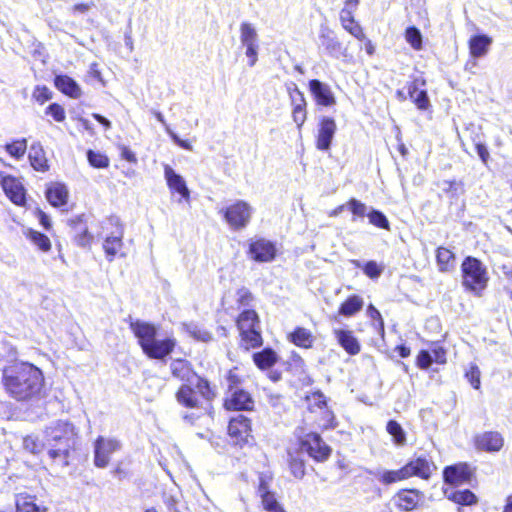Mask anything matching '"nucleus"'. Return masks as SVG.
I'll return each mask as SVG.
<instances>
[{
  "label": "nucleus",
  "instance_id": "nucleus-32",
  "mask_svg": "<svg viewBox=\"0 0 512 512\" xmlns=\"http://www.w3.org/2000/svg\"><path fill=\"white\" fill-rule=\"evenodd\" d=\"M397 499L401 509L410 511L418 505L421 495L417 490H402L397 494Z\"/></svg>",
  "mask_w": 512,
  "mask_h": 512
},
{
  "label": "nucleus",
  "instance_id": "nucleus-38",
  "mask_svg": "<svg viewBox=\"0 0 512 512\" xmlns=\"http://www.w3.org/2000/svg\"><path fill=\"white\" fill-rule=\"evenodd\" d=\"M407 471V468L402 467L399 470H388L372 474L383 484L389 485L397 481L407 479Z\"/></svg>",
  "mask_w": 512,
  "mask_h": 512
},
{
  "label": "nucleus",
  "instance_id": "nucleus-45",
  "mask_svg": "<svg viewBox=\"0 0 512 512\" xmlns=\"http://www.w3.org/2000/svg\"><path fill=\"white\" fill-rule=\"evenodd\" d=\"M367 216L369 218V222L372 225L382 228V229H385V230H390L389 221H388L387 217L381 211L371 209L369 211V213L367 214Z\"/></svg>",
  "mask_w": 512,
  "mask_h": 512
},
{
  "label": "nucleus",
  "instance_id": "nucleus-44",
  "mask_svg": "<svg viewBox=\"0 0 512 512\" xmlns=\"http://www.w3.org/2000/svg\"><path fill=\"white\" fill-rule=\"evenodd\" d=\"M291 338L294 344L301 347H309L312 342L311 333L305 328H297Z\"/></svg>",
  "mask_w": 512,
  "mask_h": 512
},
{
  "label": "nucleus",
  "instance_id": "nucleus-23",
  "mask_svg": "<svg viewBox=\"0 0 512 512\" xmlns=\"http://www.w3.org/2000/svg\"><path fill=\"white\" fill-rule=\"evenodd\" d=\"M48 508L37 503V498L28 493L16 495V512H47Z\"/></svg>",
  "mask_w": 512,
  "mask_h": 512
},
{
  "label": "nucleus",
  "instance_id": "nucleus-39",
  "mask_svg": "<svg viewBox=\"0 0 512 512\" xmlns=\"http://www.w3.org/2000/svg\"><path fill=\"white\" fill-rule=\"evenodd\" d=\"M176 398L180 404L189 408H194L198 405L196 392L191 388L190 384L182 385L176 394Z\"/></svg>",
  "mask_w": 512,
  "mask_h": 512
},
{
  "label": "nucleus",
  "instance_id": "nucleus-26",
  "mask_svg": "<svg viewBox=\"0 0 512 512\" xmlns=\"http://www.w3.org/2000/svg\"><path fill=\"white\" fill-rule=\"evenodd\" d=\"M170 369L175 378L193 384V378H195L196 374L191 369L188 361L183 359L173 360L170 364Z\"/></svg>",
  "mask_w": 512,
  "mask_h": 512
},
{
  "label": "nucleus",
  "instance_id": "nucleus-10",
  "mask_svg": "<svg viewBox=\"0 0 512 512\" xmlns=\"http://www.w3.org/2000/svg\"><path fill=\"white\" fill-rule=\"evenodd\" d=\"M444 480L451 485L470 483L474 477V470L467 463L448 466L443 472Z\"/></svg>",
  "mask_w": 512,
  "mask_h": 512
},
{
  "label": "nucleus",
  "instance_id": "nucleus-7",
  "mask_svg": "<svg viewBox=\"0 0 512 512\" xmlns=\"http://www.w3.org/2000/svg\"><path fill=\"white\" fill-rule=\"evenodd\" d=\"M93 448V463L97 468L103 469L109 465L111 456L122 449V443L116 438L98 436Z\"/></svg>",
  "mask_w": 512,
  "mask_h": 512
},
{
  "label": "nucleus",
  "instance_id": "nucleus-18",
  "mask_svg": "<svg viewBox=\"0 0 512 512\" xmlns=\"http://www.w3.org/2000/svg\"><path fill=\"white\" fill-rule=\"evenodd\" d=\"M320 47L324 48L327 54L332 57L339 58L342 55V44L334 34L326 26H321L319 33Z\"/></svg>",
  "mask_w": 512,
  "mask_h": 512
},
{
  "label": "nucleus",
  "instance_id": "nucleus-13",
  "mask_svg": "<svg viewBox=\"0 0 512 512\" xmlns=\"http://www.w3.org/2000/svg\"><path fill=\"white\" fill-rule=\"evenodd\" d=\"M0 183L6 196L16 205L25 203V189L15 177L0 172Z\"/></svg>",
  "mask_w": 512,
  "mask_h": 512
},
{
  "label": "nucleus",
  "instance_id": "nucleus-46",
  "mask_svg": "<svg viewBox=\"0 0 512 512\" xmlns=\"http://www.w3.org/2000/svg\"><path fill=\"white\" fill-rule=\"evenodd\" d=\"M195 385L198 392L205 398V399H212L215 396V393L213 392L212 388L210 387V384L207 380L199 377L198 375H195V378H193V384Z\"/></svg>",
  "mask_w": 512,
  "mask_h": 512
},
{
  "label": "nucleus",
  "instance_id": "nucleus-2",
  "mask_svg": "<svg viewBox=\"0 0 512 512\" xmlns=\"http://www.w3.org/2000/svg\"><path fill=\"white\" fill-rule=\"evenodd\" d=\"M78 432L75 426L64 420L51 423L44 430V441L49 458L58 462L61 468L69 465V457L77 441Z\"/></svg>",
  "mask_w": 512,
  "mask_h": 512
},
{
  "label": "nucleus",
  "instance_id": "nucleus-49",
  "mask_svg": "<svg viewBox=\"0 0 512 512\" xmlns=\"http://www.w3.org/2000/svg\"><path fill=\"white\" fill-rule=\"evenodd\" d=\"M6 151L15 158H21L27 149V142L25 139L14 141L5 146Z\"/></svg>",
  "mask_w": 512,
  "mask_h": 512
},
{
  "label": "nucleus",
  "instance_id": "nucleus-47",
  "mask_svg": "<svg viewBox=\"0 0 512 512\" xmlns=\"http://www.w3.org/2000/svg\"><path fill=\"white\" fill-rule=\"evenodd\" d=\"M261 503L266 512H286L281 503L277 500L275 494L265 495Z\"/></svg>",
  "mask_w": 512,
  "mask_h": 512
},
{
  "label": "nucleus",
  "instance_id": "nucleus-8",
  "mask_svg": "<svg viewBox=\"0 0 512 512\" xmlns=\"http://www.w3.org/2000/svg\"><path fill=\"white\" fill-rule=\"evenodd\" d=\"M109 223L116 227V230L110 235H107L103 241V250L106 259L112 262L116 256L125 257L126 254L122 252L123 249V235L124 229L118 217L109 218Z\"/></svg>",
  "mask_w": 512,
  "mask_h": 512
},
{
  "label": "nucleus",
  "instance_id": "nucleus-64",
  "mask_svg": "<svg viewBox=\"0 0 512 512\" xmlns=\"http://www.w3.org/2000/svg\"><path fill=\"white\" fill-rule=\"evenodd\" d=\"M273 492L268 489V482L264 477H260L259 486H258V495L262 499H264L265 495H272Z\"/></svg>",
  "mask_w": 512,
  "mask_h": 512
},
{
  "label": "nucleus",
  "instance_id": "nucleus-1",
  "mask_svg": "<svg viewBox=\"0 0 512 512\" xmlns=\"http://www.w3.org/2000/svg\"><path fill=\"white\" fill-rule=\"evenodd\" d=\"M43 382L41 370L29 363H15L5 367L2 372V383L6 392L18 401L37 396Z\"/></svg>",
  "mask_w": 512,
  "mask_h": 512
},
{
  "label": "nucleus",
  "instance_id": "nucleus-29",
  "mask_svg": "<svg viewBox=\"0 0 512 512\" xmlns=\"http://www.w3.org/2000/svg\"><path fill=\"white\" fill-rule=\"evenodd\" d=\"M447 499L460 504L470 506L477 503L476 495L470 490H455L453 488L444 490Z\"/></svg>",
  "mask_w": 512,
  "mask_h": 512
},
{
  "label": "nucleus",
  "instance_id": "nucleus-62",
  "mask_svg": "<svg viewBox=\"0 0 512 512\" xmlns=\"http://www.w3.org/2000/svg\"><path fill=\"white\" fill-rule=\"evenodd\" d=\"M432 361L438 364H444L446 362V351L441 346H435L431 352Z\"/></svg>",
  "mask_w": 512,
  "mask_h": 512
},
{
  "label": "nucleus",
  "instance_id": "nucleus-31",
  "mask_svg": "<svg viewBox=\"0 0 512 512\" xmlns=\"http://www.w3.org/2000/svg\"><path fill=\"white\" fill-rule=\"evenodd\" d=\"M491 43L492 39L487 35H477L472 37L469 41V49L471 55L475 58L484 56L487 53Z\"/></svg>",
  "mask_w": 512,
  "mask_h": 512
},
{
  "label": "nucleus",
  "instance_id": "nucleus-54",
  "mask_svg": "<svg viewBox=\"0 0 512 512\" xmlns=\"http://www.w3.org/2000/svg\"><path fill=\"white\" fill-rule=\"evenodd\" d=\"M364 273L371 279H377L383 272V267L378 265L375 261H368L363 266Z\"/></svg>",
  "mask_w": 512,
  "mask_h": 512
},
{
  "label": "nucleus",
  "instance_id": "nucleus-48",
  "mask_svg": "<svg viewBox=\"0 0 512 512\" xmlns=\"http://www.w3.org/2000/svg\"><path fill=\"white\" fill-rule=\"evenodd\" d=\"M406 41L415 49L420 50L422 48V35L416 27H409L405 33Z\"/></svg>",
  "mask_w": 512,
  "mask_h": 512
},
{
  "label": "nucleus",
  "instance_id": "nucleus-59",
  "mask_svg": "<svg viewBox=\"0 0 512 512\" xmlns=\"http://www.w3.org/2000/svg\"><path fill=\"white\" fill-rule=\"evenodd\" d=\"M433 363L432 354L429 351L422 350L417 356V365L421 369H428Z\"/></svg>",
  "mask_w": 512,
  "mask_h": 512
},
{
  "label": "nucleus",
  "instance_id": "nucleus-30",
  "mask_svg": "<svg viewBox=\"0 0 512 512\" xmlns=\"http://www.w3.org/2000/svg\"><path fill=\"white\" fill-rule=\"evenodd\" d=\"M302 456L303 451L300 448L288 450V462L291 473L298 479L303 478L305 475L304 459Z\"/></svg>",
  "mask_w": 512,
  "mask_h": 512
},
{
  "label": "nucleus",
  "instance_id": "nucleus-57",
  "mask_svg": "<svg viewBox=\"0 0 512 512\" xmlns=\"http://www.w3.org/2000/svg\"><path fill=\"white\" fill-rule=\"evenodd\" d=\"M46 114L51 115L57 122L64 121L66 117L63 107L57 103L50 104L46 109Z\"/></svg>",
  "mask_w": 512,
  "mask_h": 512
},
{
  "label": "nucleus",
  "instance_id": "nucleus-27",
  "mask_svg": "<svg viewBox=\"0 0 512 512\" xmlns=\"http://www.w3.org/2000/svg\"><path fill=\"white\" fill-rule=\"evenodd\" d=\"M54 84L58 90L71 98H79L81 89L79 85L67 75H58L54 79Z\"/></svg>",
  "mask_w": 512,
  "mask_h": 512
},
{
  "label": "nucleus",
  "instance_id": "nucleus-41",
  "mask_svg": "<svg viewBox=\"0 0 512 512\" xmlns=\"http://www.w3.org/2000/svg\"><path fill=\"white\" fill-rule=\"evenodd\" d=\"M183 327L185 331L196 340L202 342H209L212 340L211 333L195 323L184 324Z\"/></svg>",
  "mask_w": 512,
  "mask_h": 512
},
{
  "label": "nucleus",
  "instance_id": "nucleus-4",
  "mask_svg": "<svg viewBox=\"0 0 512 512\" xmlns=\"http://www.w3.org/2000/svg\"><path fill=\"white\" fill-rule=\"evenodd\" d=\"M462 286L476 297H481L489 281L487 267L477 258L468 256L461 264Z\"/></svg>",
  "mask_w": 512,
  "mask_h": 512
},
{
  "label": "nucleus",
  "instance_id": "nucleus-28",
  "mask_svg": "<svg viewBox=\"0 0 512 512\" xmlns=\"http://www.w3.org/2000/svg\"><path fill=\"white\" fill-rule=\"evenodd\" d=\"M46 198L54 207H60L67 203L68 190L65 185L55 183L48 187Z\"/></svg>",
  "mask_w": 512,
  "mask_h": 512
},
{
  "label": "nucleus",
  "instance_id": "nucleus-15",
  "mask_svg": "<svg viewBox=\"0 0 512 512\" xmlns=\"http://www.w3.org/2000/svg\"><path fill=\"white\" fill-rule=\"evenodd\" d=\"M228 432L231 438L235 439L236 444L247 443L251 432L250 420L243 415L232 418L228 425Z\"/></svg>",
  "mask_w": 512,
  "mask_h": 512
},
{
  "label": "nucleus",
  "instance_id": "nucleus-19",
  "mask_svg": "<svg viewBox=\"0 0 512 512\" xmlns=\"http://www.w3.org/2000/svg\"><path fill=\"white\" fill-rule=\"evenodd\" d=\"M404 468H407V478L411 476H418L422 479H429L433 471L436 470L434 463L426 457H418L411 460Z\"/></svg>",
  "mask_w": 512,
  "mask_h": 512
},
{
  "label": "nucleus",
  "instance_id": "nucleus-33",
  "mask_svg": "<svg viewBox=\"0 0 512 512\" xmlns=\"http://www.w3.org/2000/svg\"><path fill=\"white\" fill-rule=\"evenodd\" d=\"M436 261L440 272H450L455 267L454 253L444 247H439L437 249Z\"/></svg>",
  "mask_w": 512,
  "mask_h": 512
},
{
  "label": "nucleus",
  "instance_id": "nucleus-20",
  "mask_svg": "<svg viewBox=\"0 0 512 512\" xmlns=\"http://www.w3.org/2000/svg\"><path fill=\"white\" fill-rule=\"evenodd\" d=\"M68 224L73 230L74 240L78 246L88 247L91 245L93 236L84 225V215H79L68 220Z\"/></svg>",
  "mask_w": 512,
  "mask_h": 512
},
{
  "label": "nucleus",
  "instance_id": "nucleus-16",
  "mask_svg": "<svg viewBox=\"0 0 512 512\" xmlns=\"http://www.w3.org/2000/svg\"><path fill=\"white\" fill-rule=\"evenodd\" d=\"M309 90L318 105L331 107L336 104V98L330 86L320 80L313 79L309 81Z\"/></svg>",
  "mask_w": 512,
  "mask_h": 512
},
{
  "label": "nucleus",
  "instance_id": "nucleus-36",
  "mask_svg": "<svg viewBox=\"0 0 512 512\" xmlns=\"http://www.w3.org/2000/svg\"><path fill=\"white\" fill-rule=\"evenodd\" d=\"M253 361L258 368L268 369L277 362V354L271 348H265L253 354Z\"/></svg>",
  "mask_w": 512,
  "mask_h": 512
},
{
  "label": "nucleus",
  "instance_id": "nucleus-24",
  "mask_svg": "<svg viewBox=\"0 0 512 512\" xmlns=\"http://www.w3.org/2000/svg\"><path fill=\"white\" fill-rule=\"evenodd\" d=\"M352 9L343 8L340 12V21L343 28L358 40H364L365 34L362 27L354 19Z\"/></svg>",
  "mask_w": 512,
  "mask_h": 512
},
{
  "label": "nucleus",
  "instance_id": "nucleus-34",
  "mask_svg": "<svg viewBox=\"0 0 512 512\" xmlns=\"http://www.w3.org/2000/svg\"><path fill=\"white\" fill-rule=\"evenodd\" d=\"M29 160L32 167L38 171H46L48 169L45 152L40 144H32L29 151Z\"/></svg>",
  "mask_w": 512,
  "mask_h": 512
},
{
  "label": "nucleus",
  "instance_id": "nucleus-50",
  "mask_svg": "<svg viewBox=\"0 0 512 512\" xmlns=\"http://www.w3.org/2000/svg\"><path fill=\"white\" fill-rule=\"evenodd\" d=\"M87 158L91 166L95 168H106L109 165V159L104 154L89 150L87 152Z\"/></svg>",
  "mask_w": 512,
  "mask_h": 512
},
{
  "label": "nucleus",
  "instance_id": "nucleus-5",
  "mask_svg": "<svg viewBox=\"0 0 512 512\" xmlns=\"http://www.w3.org/2000/svg\"><path fill=\"white\" fill-rule=\"evenodd\" d=\"M237 327L246 349L262 345L260 321L258 314L254 310L247 309L240 313L237 319Z\"/></svg>",
  "mask_w": 512,
  "mask_h": 512
},
{
  "label": "nucleus",
  "instance_id": "nucleus-35",
  "mask_svg": "<svg viewBox=\"0 0 512 512\" xmlns=\"http://www.w3.org/2000/svg\"><path fill=\"white\" fill-rule=\"evenodd\" d=\"M363 306L364 301L362 297L359 295H351L341 304L339 314L345 317H351L361 311Z\"/></svg>",
  "mask_w": 512,
  "mask_h": 512
},
{
  "label": "nucleus",
  "instance_id": "nucleus-21",
  "mask_svg": "<svg viewBox=\"0 0 512 512\" xmlns=\"http://www.w3.org/2000/svg\"><path fill=\"white\" fill-rule=\"evenodd\" d=\"M333 335L335 336L338 344L349 354L357 355L361 350V345L358 339L353 335L350 330L334 329Z\"/></svg>",
  "mask_w": 512,
  "mask_h": 512
},
{
  "label": "nucleus",
  "instance_id": "nucleus-11",
  "mask_svg": "<svg viewBox=\"0 0 512 512\" xmlns=\"http://www.w3.org/2000/svg\"><path fill=\"white\" fill-rule=\"evenodd\" d=\"M336 130L337 125L333 118L327 116L320 118L316 139V147L318 150L327 151L330 149Z\"/></svg>",
  "mask_w": 512,
  "mask_h": 512
},
{
  "label": "nucleus",
  "instance_id": "nucleus-58",
  "mask_svg": "<svg viewBox=\"0 0 512 512\" xmlns=\"http://www.w3.org/2000/svg\"><path fill=\"white\" fill-rule=\"evenodd\" d=\"M253 301L252 293L245 287L237 290V302L241 306H249Z\"/></svg>",
  "mask_w": 512,
  "mask_h": 512
},
{
  "label": "nucleus",
  "instance_id": "nucleus-9",
  "mask_svg": "<svg viewBox=\"0 0 512 512\" xmlns=\"http://www.w3.org/2000/svg\"><path fill=\"white\" fill-rule=\"evenodd\" d=\"M252 207L243 200H238L224 210V218L229 226L235 230L248 225L252 216Z\"/></svg>",
  "mask_w": 512,
  "mask_h": 512
},
{
  "label": "nucleus",
  "instance_id": "nucleus-12",
  "mask_svg": "<svg viewBox=\"0 0 512 512\" xmlns=\"http://www.w3.org/2000/svg\"><path fill=\"white\" fill-rule=\"evenodd\" d=\"M249 255L257 262H271L276 256L275 244L264 238L252 240L249 245Z\"/></svg>",
  "mask_w": 512,
  "mask_h": 512
},
{
  "label": "nucleus",
  "instance_id": "nucleus-22",
  "mask_svg": "<svg viewBox=\"0 0 512 512\" xmlns=\"http://www.w3.org/2000/svg\"><path fill=\"white\" fill-rule=\"evenodd\" d=\"M164 175L169 188L179 193L183 199L188 201L190 198V191L187 188L183 177L177 174L169 165H165Z\"/></svg>",
  "mask_w": 512,
  "mask_h": 512
},
{
  "label": "nucleus",
  "instance_id": "nucleus-25",
  "mask_svg": "<svg viewBox=\"0 0 512 512\" xmlns=\"http://www.w3.org/2000/svg\"><path fill=\"white\" fill-rule=\"evenodd\" d=\"M425 82L415 79L408 86V94L411 100L417 105L419 109H427L429 106V98L427 92L424 89H420V86H424Z\"/></svg>",
  "mask_w": 512,
  "mask_h": 512
},
{
  "label": "nucleus",
  "instance_id": "nucleus-63",
  "mask_svg": "<svg viewBox=\"0 0 512 512\" xmlns=\"http://www.w3.org/2000/svg\"><path fill=\"white\" fill-rule=\"evenodd\" d=\"M245 55L249 58V66L253 67L258 60L259 45L245 47Z\"/></svg>",
  "mask_w": 512,
  "mask_h": 512
},
{
  "label": "nucleus",
  "instance_id": "nucleus-14",
  "mask_svg": "<svg viewBox=\"0 0 512 512\" xmlns=\"http://www.w3.org/2000/svg\"><path fill=\"white\" fill-rule=\"evenodd\" d=\"M476 449L485 452H498L504 445V438L499 432L487 431L474 438Z\"/></svg>",
  "mask_w": 512,
  "mask_h": 512
},
{
  "label": "nucleus",
  "instance_id": "nucleus-60",
  "mask_svg": "<svg viewBox=\"0 0 512 512\" xmlns=\"http://www.w3.org/2000/svg\"><path fill=\"white\" fill-rule=\"evenodd\" d=\"M292 117L293 121L296 123L298 129H301L303 124L307 119V110L306 108L302 109H292Z\"/></svg>",
  "mask_w": 512,
  "mask_h": 512
},
{
  "label": "nucleus",
  "instance_id": "nucleus-61",
  "mask_svg": "<svg viewBox=\"0 0 512 512\" xmlns=\"http://www.w3.org/2000/svg\"><path fill=\"white\" fill-rule=\"evenodd\" d=\"M167 134L170 136L172 141L179 147L189 151L192 150L191 144L186 140L180 139V137L170 127H167Z\"/></svg>",
  "mask_w": 512,
  "mask_h": 512
},
{
  "label": "nucleus",
  "instance_id": "nucleus-3",
  "mask_svg": "<svg viewBox=\"0 0 512 512\" xmlns=\"http://www.w3.org/2000/svg\"><path fill=\"white\" fill-rule=\"evenodd\" d=\"M130 329L137 337L143 352L149 358L164 359L173 351L176 345L174 338L156 339L157 329L148 322L136 320L130 323Z\"/></svg>",
  "mask_w": 512,
  "mask_h": 512
},
{
  "label": "nucleus",
  "instance_id": "nucleus-42",
  "mask_svg": "<svg viewBox=\"0 0 512 512\" xmlns=\"http://www.w3.org/2000/svg\"><path fill=\"white\" fill-rule=\"evenodd\" d=\"M27 238L36 245L41 251L47 252L51 248V242L49 238L38 231L28 230L26 233Z\"/></svg>",
  "mask_w": 512,
  "mask_h": 512
},
{
  "label": "nucleus",
  "instance_id": "nucleus-56",
  "mask_svg": "<svg viewBox=\"0 0 512 512\" xmlns=\"http://www.w3.org/2000/svg\"><path fill=\"white\" fill-rule=\"evenodd\" d=\"M32 96L37 102L43 104L52 98V92L46 86H36Z\"/></svg>",
  "mask_w": 512,
  "mask_h": 512
},
{
  "label": "nucleus",
  "instance_id": "nucleus-55",
  "mask_svg": "<svg viewBox=\"0 0 512 512\" xmlns=\"http://www.w3.org/2000/svg\"><path fill=\"white\" fill-rule=\"evenodd\" d=\"M227 385V394L233 392V390L241 389V378L238 376L235 370H230L225 378Z\"/></svg>",
  "mask_w": 512,
  "mask_h": 512
},
{
  "label": "nucleus",
  "instance_id": "nucleus-17",
  "mask_svg": "<svg viewBox=\"0 0 512 512\" xmlns=\"http://www.w3.org/2000/svg\"><path fill=\"white\" fill-rule=\"evenodd\" d=\"M224 406L227 410L249 411L254 407V400L247 391L243 389H236L227 394Z\"/></svg>",
  "mask_w": 512,
  "mask_h": 512
},
{
  "label": "nucleus",
  "instance_id": "nucleus-52",
  "mask_svg": "<svg viewBox=\"0 0 512 512\" xmlns=\"http://www.w3.org/2000/svg\"><path fill=\"white\" fill-rule=\"evenodd\" d=\"M347 205L354 217L363 218L365 215L369 213V208L366 206V204L362 203L361 201L355 198L350 199L347 202ZM353 220H355V218H353Z\"/></svg>",
  "mask_w": 512,
  "mask_h": 512
},
{
  "label": "nucleus",
  "instance_id": "nucleus-6",
  "mask_svg": "<svg viewBox=\"0 0 512 512\" xmlns=\"http://www.w3.org/2000/svg\"><path fill=\"white\" fill-rule=\"evenodd\" d=\"M303 430H297V436L300 440V450L306 452L311 458L316 461L322 462L328 459L331 453L330 447L322 440L319 434L308 433L302 435Z\"/></svg>",
  "mask_w": 512,
  "mask_h": 512
},
{
  "label": "nucleus",
  "instance_id": "nucleus-53",
  "mask_svg": "<svg viewBox=\"0 0 512 512\" xmlns=\"http://www.w3.org/2000/svg\"><path fill=\"white\" fill-rule=\"evenodd\" d=\"M465 376H466L467 380L469 381V383L473 386V388H475V389L480 388L481 372H480V369L478 368V366H476L474 364L470 365V368L466 371Z\"/></svg>",
  "mask_w": 512,
  "mask_h": 512
},
{
  "label": "nucleus",
  "instance_id": "nucleus-40",
  "mask_svg": "<svg viewBox=\"0 0 512 512\" xmlns=\"http://www.w3.org/2000/svg\"><path fill=\"white\" fill-rule=\"evenodd\" d=\"M286 90L289 95L292 109H302L307 107L305 96L303 92L300 91L296 83H287Z\"/></svg>",
  "mask_w": 512,
  "mask_h": 512
},
{
  "label": "nucleus",
  "instance_id": "nucleus-37",
  "mask_svg": "<svg viewBox=\"0 0 512 512\" xmlns=\"http://www.w3.org/2000/svg\"><path fill=\"white\" fill-rule=\"evenodd\" d=\"M240 42L243 47L256 46L258 44V33L255 27L249 22L240 25Z\"/></svg>",
  "mask_w": 512,
  "mask_h": 512
},
{
  "label": "nucleus",
  "instance_id": "nucleus-51",
  "mask_svg": "<svg viewBox=\"0 0 512 512\" xmlns=\"http://www.w3.org/2000/svg\"><path fill=\"white\" fill-rule=\"evenodd\" d=\"M23 447L30 453L38 454L44 448H46L45 441L40 442L37 438L33 436H27L23 439Z\"/></svg>",
  "mask_w": 512,
  "mask_h": 512
},
{
  "label": "nucleus",
  "instance_id": "nucleus-43",
  "mask_svg": "<svg viewBox=\"0 0 512 512\" xmlns=\"http://www.w3.org/2000/svg\"><path fill=\"white\" fill-rule=\"evenodd\" d=\"M386 429H387V432L393 437L394 442L397 445L405 444V442H406L405 432H404L403 428L401 427V425L397 421L390 420L387 423Z\"/></svg>",
  "mask_w": 512,
  "mask_h": 512
}]
</instances>
